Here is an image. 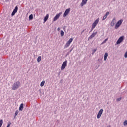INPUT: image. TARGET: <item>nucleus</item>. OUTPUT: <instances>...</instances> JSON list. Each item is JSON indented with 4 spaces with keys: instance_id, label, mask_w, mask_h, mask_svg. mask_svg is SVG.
I'll return each mask as SVG.
<instances>
[{
    "instance_id": "obj_5",
    "label": "nucleus",
    "mask_w": 127,
    "mask_h": 127,
    "mask_svg": "<svg viewBox=\"0 0 127 127\" xmlns=\"http://www.w3.org/2000/svg\"><path fill=\"white\" fill-rule=\"evenodd\" d=\"M99 21H100V19L99 18H97L93 22V23L92 25L91 30H93V29H94V28H95V27H96V26H97V24H98V23H99Z\"/></svg>"
},
{
    "instance_id": "obj_2",
    "label": "nucleus",
    "mask_w": 127,
    "mask_h": 127,
    "mask_svg": "<svg viewBox=\"0 0 127 127\" xmlns=\"http://www.w3.org/2000/svg\"><path fill=\"white\" fill-rule=\"evenodd\" d=\"M123 23V19L119 20L116 22L115 26V29H118L121 25H122V24Z\"/></svg>"
},
{
    "instance_id": "obj_31",
    "label": "nucleus",
    "mask_w": 127,
    "mask_h": 127,
    "mask_svg": "<svg viewBox=\"0 0 127 127\" xmlns=\"http://www.w3.org/2000/svg\"><path fill=\"white\" fill-rule=\"evenodd\" d=\"M57 30H58V31H59V30H60V28H57Z\"/></svg>"
},
{
    "instance_id": "obj_11",
    "label": "nucleus",
    "mask_w": 127,
    "mask_h": 127,
    "mask_svg": "<svg viewBox=\"0 0 127 127\" xmlns=\"http://www.w3.org/2000/svg\"><path fill=\"white\" fill-rule=\"evenodd\" d=\"M87 1H88V0H82L80 4L81 7H83L84 5H86V4H87Z\"/></svg>"
},
{
    "instance_id": "obj_10",
    "label": "nucleus",
    "mask_w": 127,
    "mask_h": 127,
    "mask_svg": "<svg viewBox=\"0 0 127 127\" xmlns=\"http://www.w3.org/2000/svg\"><path fill=\"white\" fill-rule=\"evenodd\" d=\"M117 22V20H116V18H113V20H112L110 25L111 26H115V24H116V22Z\"/></svg>"
},
{
    "instance_id": "obj_27",
    "label": "nucleus",
    "mask_w": 127,
    "mask_h": 127,
    "mask_svg": "<svg viewBox=\"0 0 127 127\" xmlns=\"http://www.w3.org/2000/svg\"><path fill=\"white\" fill-rule=\"evenodd\" d=\"M18 115V111H16L15 113V116H16Z\"/></svg>"
},
{
    "instance_id": "obj_26",
    "label": "nucleus",
    "mask_w": 127,
    "mask_h": 127,
    "mask_svg": "<svg viewBox=\"0 0 127 127\" xmlns=\"http://www.w3.org/2000/svg\"><path fill=\"white\" fill-rule=\"evenodd\" d=\"M109 14H110V12H107L105 14V16H106V17H107V16L108 15H109Z\"/></svg>"
},
{
    "instance_id": "obj_4",
    "label": "nucleus",
    "mask_w": 127,
    "mask_h": 127,
    "mask_svg": "<svg viewBox=\"0 0 127 127\" xmlns=\"http://www.w3.org/2000/svg\"><path fill=\"white\" fill-rule=\"evenodd\" d=\"M67 63H68V61L67 60L65 61L64 63H63L61 67V71H63V70H64L65 68L67 67Z\"/></svg>"
},
{
    "instance_id": "obj_15",
    "label": "nucleus",
    "mask_w": 127,
    "mask_h": 127,
    "mask_svg": "<svg viewBox=\"0 0 127 127\" xmlns=\"http://www.w3.org/2000/svg\"><path fill=\"white\" fill-rule=\"evenodd\" d=\"M19 110V111H22L23 110V103L21 104Z\"/></svg>"
},
{
    "instance_id": "obj_19",
    "label": "nucleus",
    "mask_w": 127,
    "mask_h": 127,
    "mask_svg": "<svg viewBox=\"0 0 127 127\" xmlns=\"http://www.w3.org/2000/svg\"><path fill=\"white\" fill-rule=\"evenodd\" d=\"M37 60V62H40V61H41V56H39Z\"/></svg>"
},
{
    "instance_id": "obj_20",
    "label": "nucleus",
    "mask_w": 127,
    "mask_h": 127,
    "mask_svg": "<svg viewBox=\"0 0 127 127\" xmlns=\"http://www.w3.org/2000/svg\"><path fill=\"white\" fill-rule=\"evenodd\" d=\"M65 33L63 31H61V36H64Z\"/></svg>"
},
{
    "instance_id": "obj_16",
    "label": "nucleus",
    "mask_w": 127,
    "mask_h": 127,
    "mask_svg": "<svg viewBox=\"0 0 127 127\" xmlns=\"http://www.w3.org/2000/svg\"><path fill=\"white\" fill-rule=\"evenodd\" d=\"M107 57H108V53H105L104 57V61H106V60H107Z\"/></svg>"
},
{
    "instance_id": "obj_8",
    "label": "nucleus",
    "mask_w": 127,
    "mask_h": 127,
    "mask_svg": "<svg viewBox=\"0 0 127 127\" xmlns=\"http://www.w3.org/2000/svg\"><path fill=\"white\" fill-rule=\"evenodd\" d=\"M103 112H104V110L103 109H101L99 110L97 115V119H100V118H101L102 114H103Z\"/></svg>"
},
{
    "instance_id": "obj_24",
    "label": "nucleus",
    "mask_w": 127,
    "mask_h": 127,
    "mask_svg": "<svg viewBox=\"0 0 127 127\" xmlns=\"http://www.w3.org/2000/svg\"><path fill=\"white\" fill-rule=\"evenodd\" d=\"M107 41H108V39H106L104 41H103V42L102 43V44H104V43H106V42H107Z\"/></svg>"
},
{
    "instance_id": "obj_23",
    "label": "nucleus",
    "mask_w": 127,
    "mask_h": 127,
    "mask_svg": "<svg viewBox=\"0 0 127 127\" xmlns=\"http://www.w3.org/2000/svg\"><path fill=\"white\" fill-rule=\"evenodd\" d=\"M97 51V49H94L92 50V54H94L95 52Z\"/></svg>"
},
{
    "instance_id": "obj_1",
    "label": "nucleus",
    "mask_w": 127,
    "mask_h": 127,
    "mask_svg": "<svg viewBox=\"0 0 127 127\" xmlns=\"http://www.w3.org/2000/svg\"><path fill=\"white\" fill-rule=\"evenodd\" d=\"M21 85V84L20 83V82L16 81L13 83L11 89L13 90V91H15L16 90H17V89L19 88V87H20Z\"/></svg>"
},
{
    "instance_id": "obj_17",
    "label": "nucleus",
    "mask_w": 127,
    "mask_h": 127,
    "mask_svg": "<svg viewBox=\"0 0 127 127\" xmlns=\"http://www.w3.org/2000/svg\"><path fill=\"white\" fill-rule=\"evenodd\" d=\"M29 20H32V19H33V15L31 14V15L29 16Z\"/></svg>"
},
{
    "instance_id": "obj_7",
    "label": "nucleus",
    "mask_w": 127,
    "mask_h": 127,
    "mask_svg": "<svg viewBox=\"0 0 127 127\" xmlns=\"http://www.w3.org/2000/svg\"><path fill=\"white\" fill-rule=\"evenodd\" d=\"M70 10L71 8L67 9L64 14V17H66V16H68V15L69 14V13H70Z\"/></svg>"
},
{
    "instance_id": "obj_22",
    "label": "nucleus",
    "mask_w": 127,
    "mask_h": 127,
    "mask_svg": "<svg viewBox=\"0 0 127 127\" xmlns=\"http://www.w3.org/2000/svg\"><path fill=\"white\" fill-rule=\"evenodd\" d=\"M127 120H125L123 122V125L124 126H127Z\"/></svg>"
},
{
    "instance_id": "obj_30",
    "label": "nucleus",
    "mask_w": 127,
    "mask_h": 127,
    "mask_svg": "<svg viewBox=\"0 0 127 127\" xmlns=\"http://www.w3.org/2000/svg\"><path fill=\"white\" fill-rule=\"evenodd\" d=\"M83 32H85V30H83L81 32V34H82V33H83Z\"/></svg>"
},
{
    "instance_id": "obj_14",
    "label": "nucleus",
    "mask_w": 127,
    "mask_h": 127,
    "mask_svg": "<svg viewBox=\"0 0 127 127\" xmlns=\"http://www.w3.org/2000/svg\"><path fill=\"white\" fill-rule=\"evenodd\" d=\"M49 17V15L47 14L44 19V23H45Z\"/></svg>"
},
{
    "instance_id": "obj_13",
    "label": "nucleus",
    "mask_w": 127,
    "mask_h": 127,
    "mask_svg": "<svg viewBox=\"0 0 127 127\" xmlns=\"http://www.w3.org/2000/svg\"><path fill=\"white\" fill-rule=\"evenodd\" d=\"M97 31L93 32V33L92 34V35L89 37V38H93V37H95V36L97 35Z\"/></svg>"
},
{
    "instance_id": "obj_9",
    "label": "nucleus",
    "mask_w": 127,
    "mask_h": 127,
    "mask_svg": "<svg viewBox=\"0 0 127 127\" xmlns=\"http://www.w3.org/2000/svg\"><path fill=\"white\" fill-rule=\"evenodd\" d=\"M62 14V12H60L58 14H57L53 18V21H56V20H57V19H58L59 17H60V15H61Z\"/></svg>"
},
{
    "instance_id": "obj_12",
    "label": "nucleus",
    "mask_w": 127,
    "mask_h": 127,
    "mask_svg": "<svg viewBox=\"0 0 127 127\" xmlns=\"http://www.w3.org/2000/svg\"><path fill=\"white\" fill-rule=\"evenodd\" d=\"M18 9V7H17V6H16L11 14L12 16H13V15H15V13L17 12Z\"/></svg>"
},
{
    "instance_id": "obj_25",
    "label": "nucleus",
    "mask_w": 127,
    "mask_h": 127,
    "mask_svg": "<svg viewBox=\"0 0 127 127\" xmlns=\"http://www.w3.org/2000/svg\"><path fill=\"white\" fill-rule=\"evenodd\" d=\"M122 100V98L120 97L119 98H117L116 99L117 102H119V101H121Z\"/></svg>"
},
{
    "instance_id": "obj_21",
    "label": "nucleus",
    "mask_w": 127,
    "mask_h": 127,
    "mask_svg": "<svg viewBox=\"0 0 127 127\" xmlns=\"http://www.w3.org/2000/svg\"><path fill=\"white\" fill-rule=\"evenodd\" d=\"M2 124H3V121H2V120H1L0 121V127H1V126H2Z\"/></svg>"
},
{
    "instance_id": "obj_3",
    "label": "nucleus",
    "mask_w": 127,
    "mask_h": 127,
    "mask_svg": "<svg viewBox=\"0 0 127 127\" xmlns=\"http://www.w3.org/2000/svg\"><path fill=\"white\" fill-rule=\"evenodd\" d=\"M73 38H70L69 40L66 42V43L64 45V48H67V47H69L71 43L73 42Z\"/></svg>"
},
{
    "instance_id": "obj_6",
    "label": "nucleus",
    "mask_w": 127,
    "mask_h": 127,
    "mask_svg": "<svg viewBox=\"0 0 127 127\" xmlns=\"http://www.w3.org/2000/svg\"><path fill=\"white\" fill-rule=\"evenodd\" d=\"M124 39H125V36H121L117 41L116 44H120V43H121V42H123L124 41Z\"/></svg>"
},
{
    "instance_id": "obj_18",
    "label": "nucleus",
    "mask_w": 127,
    "mask_h": 127,
    "mask_svg": "<svg viewBox=\"0 0 127 127\" xmlns=\"http://www.w3.org/2000/svg\"><path fill=\"white\" fill-rule=\"evenodd\" d=\"M44 84H45V81H43L42 82H41L40 86L41 87H43V86H44Z\"/></svg>"
},
{
    "instance_id": "obj_29",
    "label": "nucleus",
    "mask_w": 127,
    "mask_h": 127,
    "mask_svg": "<svg viewBox=\"0 0 127 127\" xmlns=\"http://www.w3.org/2000/svg\"><path fill=\"white\" fill-rule=\"evenodd\" d=\"M10 125H11V123H9L8 124L7 127H10Z\"/></svg>"
},
{
    "instance_id": "obj_28",
    "label": "nucleus",
    "mask_w": 127,
    "mask_h": 127,
    "mask_svg": "<svg viewBox=\"0 0 127 127\" xmlns=\"http://www.w3.org/2000/svg\"><path fill=\"white\" fill-rule=\"evenodd\" d=\"M106 18H107V17L106 15L104 16L102 19V20H105V19H106Z\"/></svg>"
}]
</instances>
